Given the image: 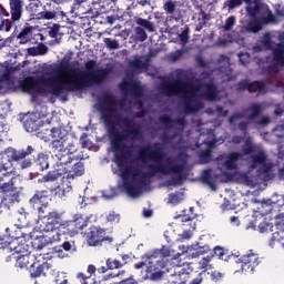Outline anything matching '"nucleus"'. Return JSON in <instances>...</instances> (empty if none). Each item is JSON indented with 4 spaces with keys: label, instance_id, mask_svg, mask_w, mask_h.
<instances>
[{
    "label": "nucleus",
    "instance_id": "nucleus-43",
    "mask_svg": "<svg viewBox=\"0 0 284 284\" xmlns=\"http://www.w3.org/2000/svg\"><path fill=\"white\" fill-rule=\"evenodd\" d=\"M210 261H212L211 256L203 257L199 262V270H202V272H205V274H207V270H212V264H210Z\"/></svg>",
    "mask_w": 284,
    "mask_h": 284
},
{
    "label": "nucleus",
    "instance_id": "nucleus-14",
    "mask_svg": "<svg viewBox=\"0 0 284 284\" xmlns=\"http://www.w3.org/2000/svg\"><path fill=\"white\" fill-rule=\"evenodd\" d=\"M44 219L47 222L44 224L43 232H57V227L63 223V213H59V211H51Z\"/></svg>",
    "mask_w": 284,
    "mask_h": 284
},
{
    "label": "nucleus",
    "instance_id": "nucleus-50",
    "mask_svg": "<svg viewBox=\"0 0 284 284\" xmlns=\"http://www.w3.org/2000/svg\"><path fill=\"white\" fill-rule=\"evenodd\" d=\"M163 10H165L166 14H174V12H176V2L166 1L163 6Z\"/></svg>",
    "mask_w": 284,
    "mask_h": 284
},
{
    "label": "nucleus",
    "instance_id": "nucleus-12",
    "mask_svg": "<svg viewBox=\"0 0 284 284\" xmlns=\"http://www.w3.org/2000/svg\"><path fill=\"white\" fill-rule=\"evenodd\" d=\"M103 241H109L112 243V237H105V231L101 227L92 226L90 232L87 234V243L91 247H97L101 245Z\"/></svg>",
    "mask_w": 284,
    "mask_h": 284
},
{
    "label": "nucleus",
    "instance_id": "nucleus-47",
    "mask_svg": "<svg viewBox=\"0 0 284 284\" xmlns=\"http://www.w3.org/2000/svg\"><path fill=\"white\" fill-rule=\"evenodd\" d=\"M241 6H243V0H226L224 2V8H227L229 12L235 8H241Z\"/></svg>",
    "mask_w": 284,
    "mask_h": 284
},
{
    "label": "nucleus",
    "instance_id": "nucleus-46",
    "mask_svg": "<svg viewBox=\"0 0 284 284\" xmlns=\"http://www.w3.org/2000/svg\"><path fill=\"white\" fill-rule=\"evenodd\" d=\"M103 42L109 50H119V48H121L119 40L112 38H104Z\"/></svg>",
    "mask_w": 284,
    "mask_h": 284
},
{
    "label": "nucleus",
    "instance_id": "nucleus-21",
    "mask_svg": "<svg viewBox=\"0 0 284 284\" xmlns=\"http://www.w3.org/2000/svg\"><path fill=\"white\" fill-rule=\"evenodd\" d=\"M19 252L21 251L16 250V267H20V270H23V267H36L37 264L34 263V255L28 253L20 255Z\"/></svg>",
    "mask_w": 284,
    "mask_h": 284
},
{
    "label": "nucleus",
    "instance_id": "nucleus-41",
    "mask_svg": "<svg viewBox=\"0 0 284 284\" xmlns=\"http://www.w3.org/2000/svg\"><path fill=\"white\" fill-rule=\"evenodd\" d=\"M36 266H31L32 268L30 270V275L31 278H39V276H41L43 274V270H45V267L43 266V264H39V263H34Z\"/></svg>",
    "mask_w": 284,
    "mask_h": 284
},
{
    "label": "nucleus",
    "instance_id": "nucleus-2",
    "mask_svg": "<svg viewBox=\"0 0 284 284\" xmlns=\"http://www.w3.org/2000/svg\"><path fill=\"white\" fill-rule=\"evenodd\" d=\"M161 90L168 97H181L183 99L184 114H196L199 110H203L205 108L203 101H219L223 97H227L225 91L216 90L210 75L203 77L201 80L163 82Z\"/></svg>",
    "mask_w": 284,
    "mask_h": 284
},
{
    "label": "nucleus",
    "instance_id": "nucleus-56",
    "mask_svg": "<svg viewBox=\"0 0 284 284\" xmlns=\"http://www.w3.org/2000/svg\"><path fill=\"white\" fill-rule=\"evenodd\" d=\"M205 276H207V273H205V271H202L190 282V284H202Z\"/></svg>",
    "mask_w": 284,
    "mask_h": 284
},
{
    "label": "nucleus",
    "instance_id": "nucleus-57",
    "mask_svg": "<svg viewBox=\"0 0 284 284\" xmlns=\"http://www.w3.org/2000/svg\"><path fill=\"white\" fill-rule=\"evenodd\" d=\"M150 275L151 281H161L163 277V274H165V271H153V272H148Z\"/></svg>",
    "mask_w": 284,
    "mask_h": 284
},
{
    "label": "nucleus",
    "instance_id": "nucleus-52",
    "mask_svg": "<svg viewBox=\"0 0 284 284\" xmlns=\"http://www.w3.org/2000/svg\"><path fill=\"white\" fill-rule=\"evenodd\" d=\"M43 241H45L44 237H38L37 240H34L32 242V247L34 250H37L38 252H41V250H43V247H45V243H43Z\"/></svg>",
    "mask_w": 284,
    "mask_h": 284
},
{
    "label": "nucleus",
    "instance_id": "nucleus-19",
    "mask_svg": "<svg viewBox=\"0 0 284 284\" xmlns=\"http://www.w3.org/2000/svg\"><path fill=\"white\" fill-rule=\"evenodd\" d=\"M23 128L27 132H37L41 128V119L37 113H29L23 118Z\"/></svg>",
    "mask_w": 284,
    "mask_h": 284
},
{
    "label": "nucleus",
    "instance_id": "nucleus-38",
    "mask_svg": "<svg viewBox=\"0 0 284 284\" xmlns=\"http://www.w3.org/2000/svg\"><path fill=\"white\" fill-rule=\"evenodd\" d=\"M165 270V261L158 260V262L148 264L146 272H163Z\"/></svg>",
    "mask_w": 284,
    "mask_h": 284
},
{
    "label": "nucleus",
    "instance_id": "nucleus-33",
    "mask_svg": "<svg viewBox=\"0 0 284 284\" xmlns=\"http://www.w3.org/2000/svg\"><path fill=\"white\" fill-rule=\"evenodd\" d=\"M160 121L166 128H170V129L174 128V123H176V125H180V130H183V128L185 126V118H181L176 122H174L172 119H170V116L163 115L160 118Z\"/></svg>",
    "mask_w": 284,
    "mask_h": 284
},
{
    "label": "nucleus",
    "instance_id": "nucleus-30",
    "mask_svg": "<svg viewBox=\"0 0 284 284\" xmlns=\"http://www.w3.org/2000/svg\"><path fill=\"white\" fill-rule=\"evenodd\" d=\"M48 45L39 43L37 47H31L27 49L29 57H43L48 54Z\"/></svg>",
    "mask_w": 284,
    "mask_h": 284
},
{
    "label": "nucleus",
    "instance_id": "nucleus-5",
    "mask_svg": "<svg viewBox=\"0 0 284 284\" xmlns=\"http://www.w3.org/2000/svg\"><path fill=\"white\" fill-rule=\"evenodd\" d=\"M21 178L12 175V171H8V166L0 163V214L10 213L17 203H21Z\"/></svg>",
    "mask_w": 284,
    "mask_h": 284
},
{
    "label": "nucleus",
    "instance_id": "nucleus-49",
    "mask_svg": "<svg viewBox=\"0 0 284 284\" xmlns=\"http://www.w3.org/2000/svg\"><path fill=\"white\" fill-rule=\"evenodd\" d=\"M234 26H236V17L231 16L226 19L223 30L225 32H230V30H232Z\"/></svg>",
    "mask_w": 284,
    "mask_h": 284
},
{
    "label": "nucleus",
    "instance_id": "nucleus-18",
    "mask_svg": "<svg viewBox=\"0 0 284 284\" xmlns=\"http://www.w3.org/2000/svg\"><path fill=\"white\" fill-rule=\"evenodd\" d=\"M242 263V272H254V268L261 263L258 255L254 253H248L239 258Z\"/></svg>",
    "mask_w": 284,
    "mask_h": 284
},
{
    "label": "nucleus",
    "instance_id": "nucleus-59",
    "mask_svg": "<svg viewBox=\"0 0 284 284\" xmlns=\"http://www.w3.org/2000/svg\"><path fill=\"white\" fill-rule=\"evenodd\" d=\"M106 221H109V223H119V221H121V215H119V213L111 212L106 216Z\"/></svg>",
    "mask_w": 284,
    "mask_h": 284
},
{
    "label": "nucleus",
    "instance_id": "nucleus-15",
    "mask_svg": "<svg viewBox=\"0 0 284 284\" xmlns=\"http://www.w3.org/2000/svg\"><path fill=\"white\" fill-rule=\"evenodd\" d=\"M50 136L52 139L51 149L53 150V152H57L63 146V142L68 138V132H65L61 128H51Z\"/></svg>",
    "mask_w": 284,
    "mask_h": 284
},
{
    "label": "nucleus",
    "instance_id": "nucleus-34",
    "mask_svg": "<svg viewBox=\"0 0 284 284\" xmlns=\"http://www.w3.org/2000/svg\"><path fill=\"white\" fill-rule=\"evenodd\" d=\"M143 261H146L148 265L151 263H156L158 261L163 260L161 257V252H159V248H155L142 256Z\"/></svg>",
    "mask_w": 284,
    "mask_h": 284
},
{
    "label": "nucleus",
    "instance_id": "nucleus-51",
    "mask_svg": "<svg viewBox=\"0 0 284 284\" xmlns=\"http://www.w3.org/2000/svg\"><path fill=\"white\" fill-rule=\"evenodd\" d=\"M242 179H243L244 183L246 185H248L250 187H254V185H256V180L250 173L243 174Z\"/></svg>",
    "mask_w": 284,
    "mask_h": 284
},
{
    "label": "nucleus",
    "instance_id": "nucleus-58",
    "mask_svg": "<svg viewBox=\"0 0 284 284\" xmlns=\"http://www.w3.org/2000/svg\"><path fill=\"white\" fill-rule=\"evenodd\" d=\"M212 171L211 170H205L202 172V181L203 183H206L207 185H210V183H212Z\"/></svg>",
    "mask_w": 284,
    "mask_h": 284
},
{
    "label": "nucleus",
    "instance_id": "nucleus-13",
    "mask_svg": "<svg viewBox=\"0 0 284 284\" xmlns=\"http://www.w3.org/2000/svg\"><path fill=\"white\" fill-rule=\"evenodd\" d=\"M245 3H248V7H246V12L252 17V21H250L245 26L246 32H258L261 30V22L256 20V14L258 12V4H254L252 7V0H243Z\"/></svg>",
    "mask_w": 284,
    "mask_h": 284
},
{
    "label": "nucleus",
    "instance_id": "nucleus-16",
    "mask_svg": "<svg viewBox=\"0 0 284 284\" xmlns=\"http://www.w3.org/2000/svg\"><path fill=\"white\" fill-rule=\"evenodd\" d=\"M68 173V165H57L55 160V169L53 171H49L42 179L38 180V183H54L63 176V174Z\"/></svg>",
    "mask_w": 284,
    "mask_h": 284
},
{
    "label": "nucleus",
    "instance_id": "nucleus-26",
    "mask_svg": "<svg viewBox=\"0 0 284 284\" xmlns=\"http://www.w3.org/2000/svg\"><path fill=\"white\" fill-rule=\"evenodd\" d=\"M32 32H34V27L27 23L18 34V39L20 43L22 44L29 43V41H31L32 39Z\"/></svg>",
    "mask_w": 284,
    "mask_h": 284
},
{
    "label": "nucleus",
    "instance_id": "nucleus-53",
    "mask_svg": "<svg viewBox=\"0 0 284 284\" xmlns=\"http://www.w3.org/2000/svg\"><path fill=\"white\" fill-rule=\"evenodd\" d=\"M182 201H183V195L181 194L169 195V203H171V205H179V203H181Z\"/></svg>",
    "mask_w": 284,
    "mask_h": 284
},
{
    "label": "nucleus",
    "instance_id": "nucleus-48",
    "mask_svg": "<svg viewBox=\"0 0 284 284\" xmlns=\"http://www.w3.org/2000/svg\"><path fill=\"white\" fill-rule=\"evenodd\" d=\"M181 45H187L190 41V27H185L184 30L179 34Z\"/></svg>",
    "mask_w": 284,
    "mask_h": 284
},
{
    "label": "nucleus",
    "instance_id": "nucleus-8",
    "mask_svg": "<svg viewBox=\"0 0 284 284\" xmlns=\"http://www.w3.org/2000/svg\"><path fill=\"white\" fill-rule=\"evenodd\" d=\"M262 45L273 51V62L268 72H278V67L284 68V43H274L270 36L264 37Z\"/></svg>",
    "mask_w": 284,
    "mask_h": 284
},
{
    "label": "nucleus",
    "instance_id": "nucleus-4",
    "mask_svg": "<svg viewBox=\"0 0 284 284\" xmlns=\"http://www.w3.org/2000/svg\"><path fill=\"white\" fill-rule=\"evenodd\" d=\"M250 155H252V170H255V168H264L263 172H270L272 165L267 164V154H265V151L258 149L252 141V138H246L241 153L233 152L223 154L216 159L217 170H220L217 176H225V170L230 172L239 170V163H241L243 156Z\"/></svg>",
    "mask_w": 284,
    "mask_h": 284
},
{
    "label": "nucleus",
    "instance_id": "nucleus-29",
    "mask_svg": "<svg viewBox=\"0 0 284 284\" xmlns=\"http://www.w3.org/2000/svg\"><path fill=\"white\" fill-rule=\"evenodd\" d=\"M72 181H74V178L68 175L62 178V184L61 186H58V190L62 192V196H65V194H70L72 192Z\"/></svg>",
    "mask_w": 284,
    "mask_h": 284
},
{
    "label": "nucleus",
    "instance_id": "nucleus-10",
    "mask_svg": "<svg viewBox=\"0 0 284 284\" xmlns=\"http://www.w3.org/2000/svg\"><path fill=\"white\" fill-rule=\"evenodd\" d=\"M263 104L258 103H253L250 105V108L245 109L243 113H234L233 115L230 116L229 123L234 128L241 119H247V121H254L256 116H258L263 112Z\"/></svg>",
    "mask_w": 284,
    "mask_h": 284
},
{
    "label": "nucleus",
    "instance_id": "nucleus-32",
    "mask_svg": "<svg viewBox=\"0 0 284 284\" xmlns=\"http://www.w3.org/2000/svg\"><path fill=\"white\" fill-rule=\"evenodd\" d=\"M85 173V168L82 162H78L73 165V168H68V172L64 174H68L71 176V179H74L75 176H83Z\"/></svg>",
    "mask_w": 284,
    "mask_h": 284
},
{
    "label": "nucleus",
    "instance_id": "nucleus-36",
    "mask_svg": "<svg viewBox=\"0 0 284 284\" xmlns=\"http://www.w3.org/2000/svg\"><path fill=\"white\" fill-rule=\"evenodd\" d=\"M36 166L40 170V172L48 170V168H50V162H48V155H45L44 153H40L36 161Z\"/></svg>",
    "mask_w": 284,
    "mask_h": 284
},
{
    "label": "nucleus",
    "instance_id": "nucleus-63",
    "mask_svg": "<svg viewBox=\"0 0 284 284\" xmlns=\"http://www.w3.org/2000/svg\"><path fill=\"white\" fill-rule=\"evenodd\" d=\"M160 252V257L166 258V256H172V250H170V247L168 246H162L161 250H159Z\"/></svg>",
    "mask_w": 284,
    "mask_h": 284
},
{
    "label": "nucleus",
    "instance_id": "nucleus-31",
    "mask_svg": "<svg viewBox=\"0 0 284 284\" xmlns=\"http://www.w3.org/2000/svg\"><path fill=\"white\" fill-rule=\"evenodd\" d=\"M43 2H41V0H29L28 11L32 17H37V19H39V14H41Z\"/></svg>",
    "mask_w": 284,
    "mask_h": 284
},
{
    "label": "nucleus",
    "instance_id": "nucleus-9",
    "mask_svg": "<svg viewBox=\"0 0 284 284\" xmlns=\"http://www.w3.org/2000/svg\"><path fill=\"white\" fill-rule=\"evenodd\" d=\"M190 263L176 264L173 262L172 267L169 268L170 281L169 284H185L190 281Z\"/></svg>",
    "mask_w": 284,
    "mask_h": 284
},
{
    "label": "nucleus",
    "instance_id": "nucleus-20",
    "mask_svg": "<svg viewBox=\"0 0 284 284\" xmlns=\"http://www.w3.org/2000/svg\"><path fill=\"white\" fill-rule=\"evenodd\" d=\"M150 55H135L133 61L129 62V65L133 72L136 74L141 73L142 70H148V65L150 64Z\"/></svg>",
    "mask_w": 284,
    "mask_h": 284
},
{
    "label": "nucleus",
    "instance_id": "nucleus-7",
    "mask_svg": "<svg viewBox=\"0 0 284 284\" xmlns=\"http://www.w3.org/2000/svg\"><path fill=\"white\" fill-rule=\"evenodd\" d=\"M79 150V144L77 140L73 138L67 136L62 142V146L54 152V159L57 161V166L61 168V165H70L72 160L83 161L85 156L79 154L72 158V154H77Z\"/></svg>",
    "mask_w": 284,
    "mask_h": 284
},
{
    "label": "nucleus",
    "instance_id": "nucleus-25",
    "mask_svg": "<svg viewBox=\"0 0 284 284\" xmlns=\"http://www.w3.org/2000/svg\"><path fill=\"white\" fill-rule=\"evenodd\" d=\"M65 17V12L61 10V8L57 7L51 11H41L39 13L38 19H45L47 21H50L52 19H63Z\"/></svg>",
    "mask_w": 284,
    "mask_h": 284
},
{
    "label": "nucleus",
    "instance_id": "nucleus-23",
    "mask_svg": "<svg viewBox=\"0 0 284 284\" xmlns=\"http://www.w3.org/2000/svg\"><path fill=\"white\" fill-rule=\"evenodd\" d=\"M11 19L19 23L23 16V0H9Z\"/></svg>",
    "mask_w": 284,
    "mask_h": 284
},
{
    "label": "nucleus",
    "instance_id": "nucleus-27",
    "mask_svg": "<svg viewBox=\"0 0 284 284\" xmlns=\"http://www.w3.org/2000/svg\"><path fill=\"white\" fill-rule=\"evenodd\" d=\"M2 14L3 17H8V18H1L0 21V32H10V30H12V26H14V22L12 20V18H10V13L6 10H2Z\"/></svg>",
    "mask_w": 284,
    "mask_h": 284
},
{
    "label": "nucleus",
    "instance_id": "nucleus-40",
    "mask_svg": "<svg viewBox=\"0 0 284 284\" xmlns=\"http://www.w3.org/2000/svg\"><path fill=\"white\" fill-rule=\"evenodd\" d=\"M274 203H276V201H274V200H263L261 202L262 214H270V212H272V210H274Z\"/></svg>",
    "mask_w": 284,
    "mask_h": 284
},
{
    "label": "nucleus",
    "instance_id": "nucleus-28",
    "mask_svg": "<svg viewBox=\"0 0 284 284\" xmlns=\"http://www.w3.org/2000/svg\"><path fill=\"white\" fill-rule=\"evenodd\" d=\"M47 32L51 39H54L53 43H61L63 34L61 33L60 24H52L51 27H48Z\"/></svg>",
    "mask_w": 284,
    "mask_h": 284
},
{
    "label": "nucleus",
    "instance_id": "nucleus-62",
    "mask_svg": "<svg viewBox=\"0 0 284 284\" xmlns=\"http://www.w3.org/2000/svg\"><path fill=\"white\" fill-rule=\"evenodd\" d=\"M77 281L78 283H81V284H88V281H90V275L85 273H78Z\"/></svg>",
    "mask_w": 284,
    "mask_h": 284
},
{
    "label": "nucleus",
    "instance_id": "nucleus-61",
    "mask_svg": "<svg viewBox=\"0 0 284 284\" xmlns=\"http://www.w3.org/2000/svg\"><path fill=\"white\" fill-rule=\"evenodd\" d=\"M211 281H213V283H219L220 281H223V273L219 271H212Z\"/></svg>",
    "mask_w": 284,
    "mask_h": 284
},
{
    "label": "nucleus",
    "instance_id": "nucleus-11",
    "mask_svg": "<svg viewBox=\"0 0 284 284\" xmlns=\"http://www.w3.org/2000/svg\"><path fill=\"white\" fill-rule=\"evenodd\" d=\"M34 153V148L32 145L27 146L26 149L17 150L14 148H8L3 152L0 153V161L3 156H7L9 163H19V161H23V159H28L31 154Z\"/></svg>",
    "mask_w": 284,
    "mask_h": 284
},
{
    "label": "nucleus",
    "instance_id": "nucleus-24",
    "mask_svg": "<svg viewBox=\"0 0 284 284\" xmlns=\"http://www.w3.org/2000/svg\"><path fill=\"white\" fill-rule=\"evenodd\" d=\"M29 203L32 207H39V205L48 203V191H36Z\"/></svg>",
    "mask_w": 284,
    "mask_h": 284
},
{
    "label": "nucleus",
    "instance_id": "nucleus-35",
    "mask_svg": "<svg viewBox=\"0 0 284 284\" xmlns=\"http://www.w3.org/2000/svg\"><path fill=\"white\" fill-rule=\"evenodd\" d=\"M135 23L139 26V28H144V30H148V32H156V27H154V23L148 19L136 18Z\"/></svg>",
    "mask_w": 284,
    "mask_h": 284
},
{
    "label": "nucleus",
    "instance_id": "nucleus-37",
    "mask_svg": "<svg viewBox=\"0 0 284 284\" xmlns=\"http://www.w3.org/2000/svg\"><path fill=\"white\" fill-rule=\"evenodd\" d=\"M33 210H37L39 219H47L48 214H50V203L40 204L34 206Z\"/></svg>",
    "mask_w": 284,
    "mask_h": 284
},
{
    "label": "nucleus",
    "instance_id": "nucleus-54",
    "mask_svg": "<svg viewBox=\"0 0 284 284\" xmlns=\"http://www.w3.org/2000/svg\"><path fill=\"white\" fill-rule=\"evenodd\" d=\"M24 90L26 92H28L29 94H34V92H37V84L33 81H27L24 83Z\"/></svg>",
    "mask_w": 284,
    "mask_h": 284
},
{
    "label": "nucleus",
    "instance_id": "nucleus-39",
    "mask_svg": "<svg viewBox=\"0 0 284 284\" xmlns=\"http://www.w3.org/2000/svg\"><path fill=\"white\" fill-rule=\"evenodd\" d=\"M134 39L135 41H139L140 43H143V41L148 40V32H145L144 28L135 27L134 28Z\"/></svg>",
    "mask_w": 284,
    "mask_h": 284
},
{
    "label": "nucleus",
    "instance_id": "nucleus-17",
    "mask_svg": "<svg viewBox=\"0 0 284 284\" xmlns=\"http://www.w3.org/2000/svg\"><path fill=\"white\" fill-rule=\"evenodd\" d=\"M244 90H248V92H258V94H265L267 92L265 83L263 82L250 83L247 80L241 81L237 84V92H244Z\"/></svg>",
    "mask_w": 284,
    "mask_h": 284
},
{
    "label": "nucleus",
    "instance_id": "nucleus-44",
    "mask_svg": "<svg viewBox=\"0 0 284 284\" xmlns=\"http://www.w3.org/2000/svg\"><path fill=\"white\" fill-rule=\"evenodd\" d=\"M183 54H185V49H179L171 52L169 54V61H171V63H176V61H180L183 58Z\"/></svg>",
    "mask_w": 284,
    "mask_h": 284
},
{
    "label": "nucleus",
    "instance_id": "nucleus-3",
    "mask_svg": "<svg viewBox=\"0 0 284 284\" xmlns=\"http://www.w3.org/2000/svg\"><path fill=\"white\" fill-rule=\"evenodd\" d=\"M97 68V61L89 60L85 62V71L79 68L63 67L60 64L51 70L50 94L59 97L63 94L64 90L73 92V90H83V88H92L108 79L110 71L108 69Z\"/></svg>",
    "mask_w": 284,
    "mask_h": 284
},
{
    "label": "nucleus",
    "instance_id": "nucleus-42",
    "mask_svg": "<svg viewBox=\"0 0 284 284\" xmlns=\"http://www.w3.org/2000/svg\"><path fill=\"white\" fill-rule=\"evenodd\" d=\"M64 252H77V244L74 241L70 240L68 241V237L63 240V243L60 245Z\"/></svg>",
    "mask_w": 284,
    "mask_h": 284
},
{
    "label": "nucleus",
    "instance_id": "nucleus-60",
    "mask_svg": "<svg viewBox=\"0 0 284 284\" xmlns=\"http://www.w3.org/2000/svg\"><path fill=\"white\" fill-rule=\"evenodd\" d=\"M268 201H276V202H273V206L274 205H284V197L283 195H278V194H274L271 199H268Z\"/></svg>",
    "mask_w": 284,
    "mask_h": 284
},
{
    "label": "nucleus",
    "instance_id": "nucleus-1",
    "mask_svg": "<svg viewBox=\"0 0 284 284\" xmlns=\"http://www.w3.org/2000/svg\"><path fill=\"white\" fill-rule=\"evenodd\" d=\"M120 90L125 94L126 99H132L138 103V110L141 113L128 114L125 110V101L116 103L114 97L106 94L103 98V103L106 110L102 112L101 119L108 130L111 151L114 154V162L116 163L122 180L124 181V189L131 199L141 196V192L150 179L156 174H174L179 179H183L187 168V158H176L173 162L171 159L165 160V152L160 143L152 145L148 144L139 149L138 160L143 163L145 172L139 168L132 166L128 162L132 143L130 141H140L143 139L141 125L136 124L134 119H141L145 113L143 112V88L136 82L122 81Z\"/></svg>",
    "mask_w": 284,
    "mask_h": 284
},
{
    "label": "nucleus",
    "instance_id": "nucleus-6",
    "mask_svg": "<svg viewBox=\"0 0 284 284\" xmlns=\"http://www.w3.org/2000/svg\"><path fill=\"white\" fill-rule=\"evenodd\" d=\"M90 217H83L81 213L73 215V220L62 221L55 229V234L52 236L54 243H61L65 241V236H77L79 230L88 227Z\"/></svg>",
    "mask_w": 284,
    "mask_h": 284
},
{
    "label": "nucleus",
    "instance_id": "nucleus-45",
    "mask_svg": "<svg viewBox=\"0 0 284 284\" xmlns=\"http://www.w3.org/2000/svg\"><path fill=\"white\" fill-rule=\"evenodd\" d=\"M106 267L108 270H121V267H123V262L109 257L106 260Z\"/></svg>",
    "mask_w": 284,
    "mask_h": 284
},
{
    "label": "nucleus",
    "instance_id": "nucleus-64",
    "mask_svg": "<svg viewBox=\"0 0 284 284\" xmlns=\"http://www.w3.org/2000/svg\"><path fill=\"white\" fill-rule=\"evenodd\" d=\"M274 239H276L281 243L282 247H284V231L280 230L274 233Z\"/></svg>",
    "mask_w": 284,
    "mask_h": 284
},
{
    "label": "nucleus",
    "instance_id": "nucleus-22",
    "mask_svg": "<svg viewBox=\"0 0 284 284\" xmlns=\"http://www.w3.org/2000/svg\"><path fill=\"white\" fill-rule=\"evenodd\" d=\"M202 143L206 145V150L197 152L199 161L201 164L210 163L212 159V152L210 150L214 148L216 140L214 139V135H212V140H203Z\"/></svg>",
    "mask_w": 284,
    "mask_h": 284
},
{
    "label": "nucleus",
    "instance_id": "nucleus-55",
    "mask_svg": "<svg viewBox=\"0 0 284 284\" xmlns=\"http://www.w3.org/2000/svg\"><path fill=\"white\" fill-rule=\"evenodd\" d=\"M53 284H68V276H65V273H58L53 278Z\"/></svg>",
    "mask_w": 284,
    "mask_h": 284
}]
</instances>
